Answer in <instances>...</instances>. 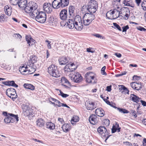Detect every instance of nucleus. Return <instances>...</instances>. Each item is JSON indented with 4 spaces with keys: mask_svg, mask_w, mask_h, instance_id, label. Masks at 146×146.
Listing matches in <instances>:
<instances>
[{
    "mask_svg": "<svg viewBox=\"0 0 146 146\" xmlns=\"http://www.w3.org/2000/svg\"><path fill=\"white\" fill-rule=\"evenodd\" d=\"M75 7L74 6H70L68 8L69 15L68 17L70 18H73L72 19H69L67 21H64V23L61 22L60 23V25L62 26H64L66 24H67V25L68 27L70 29H73L75 26V24L73 19V18L74 16V10Z\"/></svg>",
    "mask_w": 146,
    "mask_h": 146,
    "instance_id": "f257e3e1",
    "label": "nucleus"
},
{
    "mask_svg": "<svg viewBox=\"0 0 146 146\" xmlns=\"http://www.w3.org/2000/svg\"><path fill=\"white\" fill-rule=\"evenodd\" d=\"M48 72L53 77L58 78L60 76V73L58 70L56 66L54 64H52L48 68Z\"/></svg>",
    "mask_w": 146,
    "mask_h": 146,
    "instance_id": "f03ea898",
    "label": "nucleus"
},
{
    "mask_svg": "<svg viewBox=\"0 0 146 146\" xmlns=\"http://www.w3.org/2000/svg\"><path fill=\"white\" fill-rule=\"evenodd\" d=\"M9 116L6 117L4 119L5 123H17L19 121V117L18 115H15L11 113H8Z\"/></svg>",
    "mask_w": 146,
    "mask_h": 146,
    "instance_id": "7ed1b4c3",
    "label": "nucleus"
},
{
    "mask_svg": "<svg viewBox=\"0 0 146 146\" xmlns=\"http://www.w3.org/2000/svg\"><path fill=\"white\" fill-rule=\"evenodd\" d=\"M37 59V58L36 56L33 55L31 56L30 59L27 62L29 67L30 68V66L31 68V70L32 72H35L36 71V66L34 64L36 62Z\"/></svg>",
    "mask_w": 146,
    "mask_h": 146,
    "instance_id": "20e7f679",
    "label": "nucleus"
},
{
    "mask_svg": "<svg viewBox=\"0 0 146 146\" xmlns=\"http://www.w3.org/2000/svg\"><path fill=\"white\" fill-rule=\"evenodd\" d=\"M98 8L97 2L95 0L91 1L88 5L87 9L90 13H94Z\"/></svg>",
    "mask_w": 146,
    "mask_h": 146,
    "instance_id": "39448f33",
    "label": "nucleus"
},
{
    "mask_svg": "<svg viewBox=\"0 0 146 146\" xmlns=\"http://www.w3.org/2000/svg\"><path fill=\"white\" fill-rule=\"evenodd\" d=\"M98 132L102 135V138L106 137V140H107L110 136L109 135V131H107L105 127L100 126L97 129Z\"/></svg>",
    "mask_w": 146,
    "mask_h": 146,
    "instance_id": "423d86ee",
    "label": "nucleus"
},
{
    "mask_svg": "<svg viewBox=\"0 0 146 146\" xmlns=\"http://www.w3.org/2000/svg\"><path fill=\"white\" fill-rule=\"evenodd\" d=\"M74 72V74H69V77L71 80L75 82L79 83L80 82L82 78V77L81 76V75L78 72Z\"/></svg>",
    "mask_w": 146,
    "mask_h": 146,
    "instance_id": "0eeeda50",
    "label": "nucleus"
},
{
    "mask_svg": "<svg viewBox=\"0 0 146 146\" xmlns=\"http://www.w3.org/2000/svg\"><path fill=\"white\" fill-rule=\"evenodd\" d=\"M46 13L42 11L38 13V16L35 18V20L40 23H44L46 20Z\"/></svg>",
    "mask_w": 146,
    "mask_h": 146,
    "instance_id": "6e6552de",
    "label": "nucleus"
},
{
    "mask_svg": "<svg viewBox=\"0 0 146 146\" xmlns=\"http://www.w3.org/2000/svg\"><path fill=\"white\" fill-rule=\"evenodd\" d=\"M30 68L28 66V64L27 63L26 67L24 66L20 67L19 68V71L22 74L24 75H27V74H31L35 72H32L31 68L29 66Z\"/></svg>",
    "mask_w": 146,
    "mask_h": 146,
    "instance_id": "1a4fd4ad",
    "label": "nucleus"
},
{
    "mask_svg": "<svg viewBox=\"0 0 146 146\" xmlns=\"http://www.w3.org/2000/svg\"><path fill=\"white\" fill-rule=\"evenodd\" d=\"M24 115L26 116H29L33 117V114L31 113L30 107L27 104H23L22 106Z\"/></svg>",
    "mask_w": 146,
    "mask_h": 146,
    "instance_id": "9d476101",
    "label": "nucleus"
},
{
    "mask_svg": "<svg viewBox=\"0 0 146 146\" xmlns=\"http://www.w3.org/2000/svg\"><path fill=\"white\" fill-rule=\"evenodd\" d=\"M110 14L111 15H113L114 14H115V16H113V19H115L119 17H123V16H122V15H120V14H122V13H120V11H119L118 10L115 9L113 10H110V11L108 12L106 14V16L107 15V14Z\"/></svg>",
    "mask_w": 146,
    "mask_h": 146,
    "instance_id": "9b49d317",
    "label": "nucleus"
},
{
    "mask_svg": "<svg viewBox=\"0 0 146 146\" xmlns=\"http://www.w3.org/2000/svg\"><path fill=\"white\" fill-rule=\"evenodd\" d=\"M60 19L64 21L63 22L66 21L68 18L67 10L66 9H63L61 10L59 14Z\"/></svg>",
    "mask_w": 146,
    "mask_h": 146,
    "instance_id": "f8f14e48",
    "label": "nucleus"
},
{
    "mask_svg": "<svg viewBox=\"0 0 146 146\" xmlns=\"http://www.w3.org/2000/svg\"><path fill=\"white\" fill-rule=\"evenodd\" d=\"M99 120V118L96 115L92 114L89 117V121L93 125L97 123Z\"/></svg>",
    "mask_w": 146,
    "mask_h": 146,
    "instance_id": "ddd939ff",
    "label": "nucleus"
},
{
    "mask_svg": "<svg viewBox=\"0 0 146 146\" xmlns=\"http://www.w3.org/2000/svg\"><path fill=\"white\" fill-rule=\"evenodd\" d=\"M85 76L86 81L87 82L89 83H91L92 80H94L95 78L94 75L92 72L86 73Z\"/></svg>",
    "mask_w": 146,
    "mask_h": 146,
    "instance_id": "4468645a",
    "label": "nucleus"
},
{
    "mask_svg": "<svg viewBox=\"0 0 146 146\" xmlns=\"http://www.w3.org/2000/svg\"><path fill=\"white\" fill-rule=\"evenodd\" d=\"M52 5L50 3H45L43 5L44 11L47 13H50L52 11Z\"/></svg>",
    "mask_w": 146,
    "mask_h": 146,
    "instance_id": "2eb2a0df",
    "label": "nucleus"
},
{
    "mask_svg": "<svg viewBox=\"0 0 146 146\" xmlns=\"http://www.w3.org/2000/svg\"><path fill=\"white\" fill-rule=\"evenodd\" d=\"M34 6L33 8V10L32 11L31 14V16L33 18H36V17L38 16V12L37 9L38 7V6L36 3H34Z\"/></svg>",
    "mask_w": 146,
    "mask_h": 146,
    "instance_id": "dca6fc26",
    "label": "nucleus"
},
{
    "mask_svg": "<svg viewBox=\"0 0 146 146\" xmlns=\"http://www.w3.org/2000/svg\"><path fill=\"white\" fill-rule=\"evenodd\" d=\"M60 0H54L52 3V7L55 9H58L62 7Z\"/></svg>",
    "mask_w": 146,
    "mask_h": 146,
    "instance_id": "f3484780",
    "label": "nucleus"
},
{
    "mask_svg": "<svg viewBox=\"0 0 146 146\" xmlns=\"http://www.w3.org/2000/svg\"><path fill=\"white\" fill-rule=\"evenodd\" d=\"M34 3L32 5H30V3L28 4L23 9L25 12L28 13H30L33 10Z\"/></svg>",
    "mask_w": 146,
    "mask_h": 146,
    "instance_id": "a211bd4d",
    "label": "nucleus"
},
{
    "mask_svg": "<svg viewBox=\"0 0 146 146\" xmlns=\"http://www.w3.org/2000/svg\"><path fill=\"white\" fill-rule=\"evenodd\" d=\"M85 106L86 109L89 110H92L94 109L95 104L90 101H87L85 102Z\"/></svg>",
    "mask_w": 146,
    "mask_h": 146,
    "instance_id": "6ab92c4d",
    "label": "nucleus"
},
{
    "mask_svg": "<svg viewBox=\"0 0 146 146\" xmlns=\"http://www.w3.org/2000/svg\"><path fill=\"white\" fill-rule=\"evenodd\" d=\"M47 19H46V21L50 24V25H54L56 24V21L52 16L49 15Z\"/></svg>",
    "mask_w": 146,
    "mask_h": 146,
    "instance_id": "aec40b11",
    "label": "nucleus"
},
{
    "mask_svg": "<svg viewBox=\"0 0 146 146\" xmlns=\"http://www.w3.org/2000/svg\"><path fill=\"white\" fill-rule=\"evenodd\" d=\"M119 89L121 91V93L122 94H129V90L124 86L122 85H119Z\"/></svg>",
    "mask_w": 146,
    "mask_h": 146,
    "instance_id": "412c9836",
    "label": "nucleus"
},
{
    "mask_svg": "<svg viewBox=\"0 0 146 146\" xmlns=\"http://www.w3.org/2000/svg\"><path fill=\"white\" fill-rule=\"evenodd\" d=\"M96 113L98 116L102 117L105 115L104 111L101 108H98L96 110Z\"/></svg>",
    "mask_w": 146,
    "mask_h": 146,
    "instance_id": "4be33fe9",
    "label": "nucleus"
},
{
    "mask_svg": "<svg viewBox=\"0 0 146 146\" xmlns=\"http://www.w3.org/2000/svg\"><path fill=\"white\" fill-rule=\"evenodd\" d=\"M69 58L65 57H62L59 60V62L60 65H65L68 62Z\"/></svg>",
    "mask_w": 146,
    "mask_h": 146,
    "instance_id": "5701e85b",
    "label": "nucleus"
},
{
    "mask_svg": "<svg viewBox=\"0 0 146 146\" xmlns=\"http://www.w3.org/2000/svg\"><path fill=\"white\" fill-rule=\"evenodd\" d=\"M16 93L15 89L13 88H8L6 91V94L8 96H9L10 95L16 94Z\"/></svg>",
    "mask_w": 146,
    "mask_h": 146,
    "instance_id": "b1692460",
    "label": "nucleus"
},
{
    "mask_svg": "<svg viewBox=\"0 0 146 146\" xmlns=\"http://www.w3.org/2000/svg\"><path fill=\"white\" fill-rule=\"evenodd\" d=\"M93 13H86L84 15V17L88 19L91 22L95 18L94 15Z\"/></svg>",
    "mask_w": 146,
    "mask_h": 146,
    "instance_id": "393cba45",
    "label": "nucleus"
},
{
    "mask_svg": "<svg viewBox=\"0 0 146 146\" xmlns=\"http://www.w3.org/2000/svg\"><path fill=\"white\" fill-rule=\"evenodd\" d=\"M27 0H19L18 5L19 7L23 9L27 5Z\"/></svg>",
    "mask_w": 146,
    "mask_h": 146,
    "instance_id": "a878e982",
    "label": "nucleus"
},
{
    "mask_svg": "<svg viewBox=\"0 0 146 146\" xmlns=\"http://www.w3.org/2000/svg\"><path fill=\"white\" fill-rule=\"evenodd\" d=\"M130 100L136 103L139 102L141 98L133 94H131L130 97Z\"/></svg>",
    "mask_w": 146,
    "mask_h": 146,
    "instance_id": "bb28decb",
    "label": "nucleus"
},
{
    "mask_svg": "<svg viewBox=\"0 0 146 146\" xmlns=\"http://www.w3.org/2000/svg\"><path fill=\"white\" fill-rule=\"evenodd\" d=\"M11 7L6 5L4 7V10L6 14L8 16H10L11 14L12 11Z\"/></svg>",
    "mask_w": 146,
    "mask_h": 146,
    "instance_id": "cd10ccee",
    "label": "nucleus"
},
{
    "mask_svg": "<svg viewBox=\"0 0 146 146\" xmlns=\"http://www.w3.org/2000/svg\"><path fill=\"white\" fill-rule=\"evenodd\" d=\"M63 131L67 132L71 129L70 124L65 123L63 125L62 127Z\"/></svg>",
    "mask_w": 146,
    "mask_h": 146,
    "instance_id": "c85d7f7f",
    "label": "nucleus"
},
{
    "mask_svg": "<svg viewBox=\"0 0 146 146\" xmlns=\"http://www.w3.org/2000/svg\"><path fill=\"white\" fill-rule=\"evenodd\" d=\"M46 127L47 128L50 130L54 129L55 128V125L51 122H48L46 123Z\"/></svg>",
    "mask_w": 146,
    "mask_h": 146,
    "instance_id": "c756f323",
    "label": "nucleus"
},
{
    "mask_svg": "<svg viewBox=\"0 0 146 146\" xmlns=\"http://www.w3.org/2000/svg\"><path fill=\"white\" fill-rule=\"evenodd\" d=\"M69 64H67L64 67V69L66 72H72L75 70V68H70Z\"/></svg>",
    "mask_w": 146,
    "mask_h": 146,
    "instance_id": "7c9ffc66",
    "label": "nucleus"
},
{
    "mask_svg": "<svg viewBox=\"0 0 146 146\" xmlns=\"http://www.w3.org/2000/svg\"><path fill=\"white\" fill-rule=\"evenodd\" d=\"M45 123L44 120L42 118L38 119L36 121V124L38 126L41 127L44 126Z\"/></svg>",
    "mask_w": 146,
    "mask_h": 146,
    "instance_id": "2f4dec72",
    "label": "nucleus"
},
{
    "mask_svg": "<svg viewBox=\"0 0 146 146\" xmlns=\"http://www.w3.org/2000/svg\"><path fill=\"white\" fill-rule=\"evenodd\" d=\"M75 24H78L79 23H82L81 18L79 15L76 16L73 19Z\"/></svg>",
    "mask_w": 146,
    "mask_h": 146,
    "instance_id": "473e14b6",
    "label": "nucleus"
},
{
    "mask_svg": "<svg viewBox=\"0 0 146 146\" xmlns=\"http://www.w3.org/2000/svg\"><path fill=\"white\" fill-rule=\"evenodd\" d=\"M70 0H60L62 8H63L68 5Z\"/></svg>",
    "mask_w": 146,
    "mask_h": 146,
    "instance_id": "72a5a7b5",
    "label": "nucleus"
},
{
    "mask_svg": "<svg viewBox=\"0 0 146 146\" xmlns=\"http://www.w3.org/2000/svg\"><path fill=\"white\" fill-rule=\"evenodd\" d=\"M79 121V117L77 115L74 116L71 120V123L73 125L75 124V122H77Z\"/></svg>",
    "mask_w": 146,
    "mask_h": 146,
    "instance_id": "f704fd0d",
    "label": "nucleus"
},
{
    "mask_svg": "<svg viewBox=\"0 0 146 146\" xmlns=\"http://www.w3.org/2000/svg\"><path fill=\"white\" fill-rule=\"evenodd\" d=\"M23 86L27 89H30L32 90H34L35 89L34 86L31 84L25 83L23 85Z\"/></svg>",
    "mask_w": 146,
    "mask_h": 146,
    "instance_id": "c9c22d12",
    "label": "nucleus"
},
{
    "mask_svg": "<svg viewBox=\"0 0 146 146\" xmlns=\"http://www.w3.org/2000/svg\"><path fill=\"white\" fill-rule=\"evenodd\" d=\"M74 27L77 30H81L83 28L82 23H79V24L78 23V24H75Z\"/></svg>",
    "mask_w": 146,
    "mask_h": 146,
    "instance_id": "e433bc0d",
    "label": "nucleus"
},
{
    "mask_svg": "<svg viewBox=\"0 0 146 146\" xmlns=\"http://www.w3.org/2000/svg\"><path fill=\"white\" fill-rule=\"evenodd\" d=\"M121 10L120 12V13H122V14L123 13V14L127 13V12L129 13L130 12L129 9L127 7L122 8L121 9Z\"/></svg>",
    "mask_w": 146,
    "mask_h": 146,
    "instance_id": "4c0bfd02",
    "label": "nucleus"
},
{
    "mask_svg": "<svg viewBox=\"0 0 146 146\" xmlns=\"http://www.w3.org/2000/svg\"><path fill=\"white\" fill-rule=\"evenodd\" d=\"M7 17L5 16L4 14H2L0 16V22L3 23L6 21V19Z\"/></svg>",
    "mask_w": 146,
    "mask_h": 146,
    "instance_id": "58836bf2",
    "label": "nucleus"
},
{
    "mask_svg": "<svg viewBox=\"0 0 146 146\" xmlns=\"http://www.w3.org/2000/svg\"><path fill=\"white\" fill-rule=\"evenodd\" d=\"M8 86H11L15 88L18 87V85L16 84L13 81H8Z\"/></svg>",
    "mask_w": 146,
    "mask_h": 146,
    "instance_id": "ea45409f",
    "label": "nucleus"
},
{
    "mask_svg": "<svg viewBox=\"0 0 146 146\" xmlns=\"http://www.w3.org/2000/svg\"><path fill=\"white\" fill-rule=\"evenodd\" d=\"M142 84L141 82L136 83V86H135V90H139L142 88Z\"/></svg>",
    "mask_w": 146,
    "mask_h": 146,
    "instance_id": "a19ab883",
    "label": "nucleus"
},
{
    "mask_svg": "<svg viewBox=\"0 0 146 146\" xmlns=\"http://www.w3.org/2000/svg\"><path fill=\"white\" fill-rule=\"evenodd\" d=\"M117 110L119 112L123 113H127L129 112V111L127 110L122 108H118Z\"/></svg>",
    "mask_w": 146,
    "mask_h": 146,
    "instance_id": "79ce46f5",
    "label": "nucleus"
},
{
    "mask_svg": "<svg viewBox=\"0 0 146 146\" xmlns=\"http://www.w3.org/2000/svg\"><path fill=\"white\" fill-rule=\"evenodd\" d=\"M61 81L62 83H65L67 84L68 86H70L71 84L68 81V80L65 77H62L61 79Z\"/></svg>",
    "mask_w": 146,
    "mask_h": 146,
    "instance_id": "37998d69",
    "label": "nucleus"
},
{
    "mask_svg": "<svg viewBox=\"0 0 146 146\" xmlns=\"http://www.w3.org/2000/svg\"><path fill=\"white\" fill-rule=\"evenodd\" d=\"M92 22L86 18V19L83 20V23L84 25H88Z\"/></svg>",
    "mask_w": 146,
    "mask_h": 146,
    "instance_id": "c03bdc74",
    "label": "nucleus"
},
{
    "mask_svg": "<svg viewBox=\"0 0 146 146\" xmlns=\"http://www.w3.org/2000/svg\"><path fill=\"white\" fill-rule=\"evenodd\" d=\"M110 123V120L107 119H104L103 122V125H105L106 126L109 125Z\"/></svg>",
    "mask_w": 146,
    "mask_h": 146,
    "instance_id": "a18cd8bd",
    "label": "nucleus"
},
{
    "mask_svg": "<svg viewBox=\"0 0 146 146\" xmlns=\"http://www.w3.org/2000/svg\"><path fill=\"white\" fill-rule=\"evenodd\" d=\"M19 0H10V3L13 5L18 4Z\"/></svg>",
    "mask_w": 146,
    "mask_h": 146,
    "instance_id": "49530a36",
    "label": "nucleus"
},
{
    "mask_svg": "<svg viewBox=\"0 0 146 146\" xmlns=\"http://www.w3.org/2000/svg\"><path fill=\"white\" fill-rule=\"evenodd\" d=\"M126 4V6H130L132 7H134V4L132 3L131 1H127Z\"/></svg>",
    "mask_w": 146,
    "mask_h": 146,
    "instance_id": "de8ad7c7",
    "label": "nucleus"
},
{
    "mask_svg": "<svg viewBox=\"0 0 146 146\" xmlns=\"http://www.w3.org/2000/svg\"><path fill=\"white\" fill-rule=\"evenodd\" d=\"M59 91L60 92V94H59V95L61 96L63 98H66L68 96V95L66 94H64L61 90H60Z\"/></svg>",
    "mask_w": 146,
    "mask_h": 146,
    "instance_id": "09e8293b",
    "label": "nucleus"
},
{
    "mask_svg": "<svg viewBox=\"0 0 146 146\" xmlns=\"http://www.w3.org/2000/svg\"><path fill=\"white\" fill-rule=\"evenodd\" d=\"M8 97L11 99L13 101H14L15 100V99L17 97V95L16 94H15L10 95V96Z\"/></svg>",
    "mask_w": 146,
    "mask_h": 146,
    "instance_id": "8fccbe9b",
    "label": "nucleus"
},
{
    "mask_svg": "<svg viewBox=\"0 0 146 146\" xmlns=\"http://www.w3.org/2000/svg\"><path fill=\"white\" fill-rule=\"evenodd\" d=\"M106 68V66H103L101 70V73L103 75H107V74L106 72H105V70Z\"/></svg>",
    "mask_w": 146,
    "mask_h": 146,
    "instance_id": "3c124183",
    "label": "nucleus"
},
{
    "mask_svg": "<svg viewBox=\"0 0 146 146\" xmlns=\"http://www.w3.org/2000/svg\"><path fill=\"white\" fill-rule=\"evenodd\" d=\"M31 38V37L30 36L26 35L25 36L26 40L27 41L29 46H31V45L29 44V41Z\"/></svg>",
    "mask_w": 146,
    "mask_h": 146,
    "instance_id": "603ef678",
    "label": "nucleus"
},
{
    "mask_svg": "<svg viewBox=\"0 0 146 146\" xmlns=\"http://www.w3.org/2000/svg\"><path fill=\"white\" fill-rule=\"evenodd\" d=\"M137 29L141 31L146 32V29L142 27L139 26L137 27Z\"/></svg>",
    "mask_w": 146,
    "mask_h": 146,
    "instance_id": "864d4df0",
    "label": "nucleus"
},
{
    "mask_svg": "<svg viewBox=\"0 0 146 146\" xmlns=\"http://www.w3.org/2000/svg\"><path fill=\"white\" fill-rule=\"evenodd\" d=\"M113 25L119 31H121V29L119 26L116 23H113Z\"/></svg>",
    "mask_w": 146,
    "mask_h": 146,
    "instance_id": "5fc2aeb1",
    "label": "nucleus"
},
{
    "mask_svg": "<svg viewBox=\"0 0 146 146\" xmlns=\"http://www.w3.org/2000/svg\"><path fill=\"white\" fill-rule=\"evenodd\" d=\"M129 27L128 25L124 26L122 27L123 32H126L127 30L129 29Z\"/></svg>",
    "mask_w": 146,
    "mask_h": 146,
    "instance_id": "6e6d98bb",
    "label": "nucleus"
},
{
    "mask_svg": "<svg viewBox=\"0 0 146 146\" xmlns=\"http://www.w3.org/2000/svg\"><path fill=\"white\" fill-rule=\"evenodd\" d=\"M46 42H47V46L49 49H50L51 48V46L50 43H51V42L48 40H46L45 41Z\"/></svg>",
    "mask_w": 146,
    "mask_h": 146,
    "instance_id": "4d7b16f0",
    "label": "nucleus"
},
{
    "mask_svg": "<svg viewBox=\"0 0 146 146\" xmlns=\"http://www.w3.org/2000/svg\"><path fill=\"white\" fill-rule=\"evenodd\" d=\"M128 13H125V14H123V15L124 16L123 19L125 20H127L128 19L129 15Z\"/></svg>",
    "mask_w": 146,
    "mask_h": 146,
    "instance_id": "13d9d810",
    "label": "nucleus"
},
{
    "mask_svg": "<svg viewBox=\"0 0 146 146\" xmlns=\"http://www.w3.org/2000/svg\"><path fill=\"white\" fill-rule=\"evenodd\" d=\"M131 87L134 90H135V86H136V83L133 82L130 84Z\"/></svg>",
    "mask_w": 146,
    "mask_h": 146,
    "instance_id": "bf43d9fd",
    "label": "nucleus"
},
{
    "mask_svg": "<svg viewBox=\"0 0 146 146\" xmlns=\"http://www.w3.org/2000/svg\"><path fill=\"white\" fill-rule=\"evenodd\" d=\"M117 131V128L115 126H113V127L111 129V132L112 133H115Z\"/></svg>",
    "mask_w": 146,
    "mask_h": 146,
    "instance_id": "052dcab7",
    "label": "nucleus"
},
{
    "mask_svg": "<svg viewBox=\"0 0 146 146\" xmlns=\"http://www.w3.org/2000/svg\"><path fill=\"white\" fill-rule=\"evenodd\" d=\"M56 103H57V104H56V106H57L58 107H60L62 105V103L60 102L59 100H57L56 102Z\"/></svg>",
    "mask_w": 146,
    "mask_h": 146,
    "instance_id": "680f3d73",
    "label": "nucleus"
},
{
    "mask_svg": "<svg viewBox=\"0 0 146 146\" xmlns=\"http://www.w3.org/2000/svg\"><path fill=\"white\" fill-rule=\"evenodd\" d=\"M35 41V40H34L31 37L29 41V42H30L29 44L31 45H32L33 44V43H35V42H34Z\"/></svg>",
    "mask_w": 146,
    "mask_h": 146,
    "instance_id": "e2e57ef3",
    "label": "nucleus"
},
{
    "mask_svg": "<svg viewBox=\"0 0 146 146\" xmlns=\"http://www.w3.org/2000/svg\"><path fill=\"white\" fill-rule=\"evenodd\" d=\"M133 78L134 80H139L140 78L139 76H138L137 75H134L133 77Z\"/></svg>",
    "mask_w": 146,
    "mask_h": 146,
    "instance_id": "0e129e2a",
    "label": "nucleus"
},
{
    "mask_svg": "<svg viewBox=\"0 0 146 146\" xmlns=\"http://www.w3.org/2000/svg\"><path fill=\"white\" fill-rule=\"evenodd\" d=\"M14 35H15V37L17 38H19V39L20 38H22V36L20 35L19 34H14Z\"/></svg>",
    "mask_w": 146,
    "mask_h": 146,
    "instance_id": "69168bd1",
    "label": "nucleus"
},
{
    "mask_svg": "<svg viewBox=\"0 0 146 146\" xmlns=\"http://www.w3.org/2000/svg\"><path fill=\"white\" fill-rule=\"evenodd\" d=\"M94 35L96 37L98 38H103V37H102V36H101V35H100L99 34H95Z\"/></svg>",
    "mask_w": 146,
    "mask_h": 146,
    "instance_id": "338daca9",
    "label": "nucleus"
},
{
    "mask_svg": "<svg viewBox=\"0 0 146 146\" xmlns=\"http://www.w3.org/2000/svg\"><path fill=\"white\" fill-rule=\"evenodd\" d=\"M143 146H146V138H143Z\"/></svg>",
    "mask_w": 146,
    "mask_h": 146,
    "instance_id": "774afa93",
    "label": "nucleus"
}]
</instances>
